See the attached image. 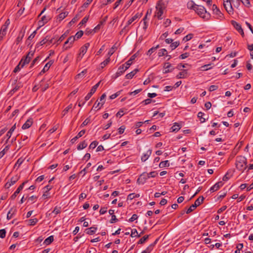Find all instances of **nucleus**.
<instances>
[{
    "label": "nucleus",
    "instance_id": "nucleus-1",
    "mask_svg": "<svg viewBox=\"0 0 253 253\" xmlns=\"http://www.w3.org/2000/svg\"><path fill=\"white\" fill-rule=\"evenodd\" d=\"M135 54L133 55L125 64L121 65L118 68V71L115 75V78H117L122 75L130 67L132 63L133 60L135 59Z\"/></svg>",
    "mask_w": 253,
    "mask_h": 253
},
{
    "label": "nucleus",
    "instance_id": "nucleus-2",
    "mask_svg": "<svg viewBox=\"0 0 253 253\" xmlns=\"http://www.w3.org/2000/svg\"><path fill=\"white\" fill-rule=\"evenodd\" d=\"M166 8L165 4L162 1H159L156 6V11L154 16L159 20L162 19L163 18L162 15Z\"/></svg>",
    "mask_w": 253,
    "mask_h": 253
},
{
    "label": "nucleus",
    "instance_id": "nucleus-3",
    "mask_svg": "<svg viewBox=\"0 0 253 253\" xmlns=\"http://www.w3.org/2000/svg\"><path fill=\"white\" fill-rule=\"evenodd\" d=\"M236 168L241 172H244V170L247 169V159L242 156H237L236 163Z\"/></svg>",
    "mask_w": 253,
    "mask_h": 253
},
{
    "label": "nucleus",
    "instance_id": "nucleus-4",
    "mask_svg": "<svg viewBox=\"0 0 253 253\" xmlns=\"http://www.w3.org/2000/svg\"><path fill=\"white\" fill-rule=\"evenodd\" d=\"M194 11L204 19L208 20L210 17V14L207 12L205 8L203 6L198 5L196 8L194 9Z\"/></svg>",
    "mask_w": 253,
    "mask_h": 253
},
{
    "label": "nucleus",
    "instance_id": "nucleus-5",
    "mask_svg": "<svg viewBox=\"0 0 253 253\" xmlns=\"http://www.w3.org/2000/svg\"><path fill=\"white\" fill-rule=\"evenodd\" d=\"M204 198L203 196H200L186 211L187 214H189L193 211L198 206H200L204 201Z\"/></svg>",
    "mask_w": 253,
    "mask_h": 253
},
{
    "label": "nucleus",
    "instance_id": "nucleus-6",
    "mask_svg": "<svg viewBox=\"0 0 253 253\" xmlns=\"http://www.w3.org/2000/svg\"><path fill=\"white\" fill-rule=\"evenodd\" d=\"M89 45V43L87 42L81 47L80 49V53L77 58V60L78 61H80L82 59L83 56L86 53Z\"/></svg>",
    "mask_w": 253,
    "mask_h": 253
},
{
    "label": "nucleus",
    "instance_id": "nucleus-7",
    "mask_svg": "<svg viewBox=\"0 0 253 253\" xmlns=\"http://www.w3.org/2000/svg\"><path fill=\"white\" fill-rule=\"evenodd\" d=\"M19 179V177L18 175H15L12 176L10 179H8L7 182L5 184L4 187L6 189H8L12 185L14 184Z\"/></svg>",
    "mask_w": 253,
    "mask_h": 253
},
{
    "label": "nucleus",
    "instance_id": "nucleus-8",
    "mask_svg": "<svg viewBox=\"0 0 253 253\" xmlns=\"http://www.w3.org/2000/svg\"><path fill=\"white\" fill-rule=\"evenodd\" d=\"M106 97V94L103 93L100 98V101L97 103V101L94 104L92 109H94L97 110H99L101 108V107L103 106L105 102V98Z\"/></svg>",
    "mask_w": 253,
    "mask_h": 253
},
{
    "label": "nucleus",
    "instance_id": "nucleus-9",
    "mask_svg": "<svg viewBox=\"0 0 253 253\" xmlns=\"http://www.w3.org/2000/svg\"><path fill=\"white\" fill-rule=\"evenodd\" d=\"M151 177H154L155 175H151ZM150 177L148 175H140L137 179V183L138 184H144L146 180Z\"/></svg>",
    "mask_w": 253,
    "mask_h": 253
},
{
    "label": "nucleus",
    "instance_id": "nucleus-10",
    "mask_svg": "<svg viewBox=\"0 0 253 253\" xmlns=\"http://www.w3.org/2000/svg\"><path fill=\"white\" fill-rule=\"evenodd\" d=\"M231 23L232 26L241 34L242 36L244 37V33L243 29L242 28L241 25L234 20H232Z\"/></svg>",
    "mask_w": 253,
    "mask_h": 253
},
{
    "label": "nucleus",
    "instance_id": "nucleus-11",
    "mask_svg": "<svg viewBox=\"0 0 253 253\" xmlns=\"http://www.w3.org/2000/svg\"><path fill=\"white\" fill-rule=\"evenodd\" d=\"M76 40L75 37L73 36L70 37L68 40L65 42L63 48L67 50L68 48L71 47L72 44L75 42Z\"/></svg>",
    "mask_w": 253,
    "mask_h": 253
},
{
    "label": "nucleus",
    "instance_id": "nucleus-12",
    "mask_svg": "<svg viewBox=\"0 0 253 253\" xmlns=\"http://www.w3.org/2000/svg\"><path fill=\"white\" fill-rule=\"evenodd\" d=\"M223 5L225 9L229 14H233V8L231 1L223 2Z\"/></svg>",
    "mask_w": 253,
    "mask_h": 253
},
{
    "label": "nucleus",
    "instance_id": "nucleus-13",
    "mask_svg": "<svg viewBox=\"0 0 253 253\" xmlns=\"http://www.w3.org/2000/svg\"><path fill=\"white\" fill-rule=\"evenodd\" d=\"M223 184L224 183L222 181L216 182L214 185L211 187L210 190L211 192L216 191L221 187Z\"/></svg>",
    "mask_w": 253,
    "mask_h": 253
},
{
    "label": "nucleus",
    "instance_id": "nucleus-14",
    "mask_svg": "<svg viewBox=\"0 0 253 253\" xmlns=\"http://www.w3.org/2000/svg\"><path fill=\"white\" fill-rule=\"evenodd\" d=\"M27 183V181H26L24 182H23L16 189V190L15 191V192L11 196V199H14L17 195L20 193V192L23 189L24 187V185L25 183Z\"/></svg>",
    "mask_w": 253,
    "mask_h": 253
},
{
    "label": "nucleus",
    "instance_id": "nucleus-15",
    "mask_svg": "<svg viewBox=\"0 0 253 253\" xmlns=\"http://www.w3.org/2000/svg\"><path fill=\"white\" fill-rule=\"evenodd\" d=\"M164 73H168L172 72L174 69L171 64L169 63H165L164 65Z\"/></svg>",
    "mask_w": 253,
    "mask_h": 253
},
{
    "label": "nucleus",
    "instance_id": "nucleus-16",
    "mask_svg": "<svg viewBox=\"0 0 253 253\" xmlns=\"http://www.w3.org/2000/svg\"><path fill=\"white\" fill-rule=\"evenodd\" d=\"M206 180V177L204 175H198L195 177L194 181L197 184H200Z\"/></svg>",
    "mask_w": 253,
    "mask_h": 253
},
{
    "label": "nucleus",
    "instance_id": "nucleus-17",
    "mask_svg": "<svg viewBox=\"0 0 253 253\" xmlns=\"http://www.w3.org/2000/svg\"><path fill=\"white\" fill-rule=\"evenodd\" d=\"M53 63V61L52 60H50L48 62H47L43 67V69L40 73V75H42V74L44 73L45 72L48 71L50 67L52 65Z\"/></svg>",
    "mask_w": 253,
    "mask_h": 253
},
{
    "label": "nucleus",
    "instance_id": "nucleus-18",
    "mask_svg": "<svg viewBox=\"0 0 253 253\" xmlns=\"http://www.w3.org/2000/svg\"><path fill=\"white\" fill-rule=\"evenodd\" d=\"M33 120L31 118H30L27 120V121L23 124L22 126V128L23 129H25L29 128L33 124Z\"/></svg>",
    "mask_w": 253,
    "mask_h": 253
},
{
    "label": "nucleus",
    "instance_id": "nucleus-19",
    "mask_svg": "<svg viewBox=\"0 0 253 253\" xmlns=\"http://www.w3.org/2000/svg\"><path fill=\"white\" fill-rule=\"evenodd\" d=\"M8 27L2 26L0 30V42L3 39V38L6 34L7 29Z\"/></svg>",
    "mask_w": 253,
    "mask_h": 253
},
{
    "label": "nucleus",
    "instance_id": "nucleus-20",
    "mask_svg": "<svg viewBox=\"0 0 253 253\" xmlns=\"http://www.w3.org/2000/svg\"><path fill=\"white\" fill-rule=\"evenodd\" d=\"M49 20V18L48 17L46 16L45 15L43 16L41 20H40L38 22L39 25L40 26H42L45 24H46Z\"/></svg>",
    "mask_w": 253,
    "mask_h": 253
},
{
    "label": "nucleus",
    "instance_id": "nucleus-21",
    "mask_svg": "<svg viewBox=\"0 0 253 253\" xmlns=\"http://www.w3.org/2000/svg\"><path fill=\"white\" fill-rule=\"evenodd\" d=\"M16 212L15 208H11L7 214V219L9 220L11 219Z\"/></svg>",
    "mask_w": 253,
    "mask_h": 253
},
{
    "label": "nucleus",
    "instance_id": "nucleus-22",
    "mask_svg": "<svg viewBox=\"0 0 253 253\" xmlns=\"http://www.w3.org/2000/svg\"><path fill=\"white\" fill-rule=\"evenodd\" d=\"M152 153V150L149 149L145 154H144L141 157L142 162H145L150 157Z\"/></svg>",
    "mask_w": 253,
    "mask_h": 253
},
{
    "label": "nucleus",
    "instance_id": "nucleus-23",
    "mask_svg": "<svg viewBox=\"0 0 253 253\" xmlns=\"http://www.w3.org/2000/svg\"><path fill=\"white\" fill-rule=\"evenodd\" d=\"M142 13L139 14L138 13H136L134 16H133L132 18H131L127 22V26L131 24L137 18H139L141 16Z\"/></svg>",
    "mask_w": 253,
    "mask_h": 253
},
{
    "label": "nucleus",
    "instance_id": "nucleus-24",
    "mask_svg": "<svg viewBox=\"0 0 253 253\" xmlns=\"http://www.w3.org/2000/svg\"><path fill=\"white\" fill-rule=\"evenodd\" d=\"M187 72L186 70H183L181 72H179L177 75L176 78L177 79H184L187 77Z\"/></svg>",
    "mask_w": 253,
    "mask_h": 253
},
{
    "label": "nucleus",
    "instance_id": "nucleus-25",
    "mask_svg": "<svg viewBox=\"0 0 253 253\" xmlns=\"http://www.w3.org/2000/svg\"><path fill=\"white\" fill-rule=\"evenodd\" d=\"M138 72V69H135L133 71H131L129 73L126 74V78L127 79H132L134 76Z\"/></svg>",
    "mask_w": 253,
    "mask_h": 253
},
{
    "label": "nucleus",
    "instance_id": "nucleus-26",
    "mask_svg": "<svg viewBox=\"0 0 253 253\" xmlns=\"http://www.w3.org/2000/svg\"><path fill=\"white\" fill-rule=\"evenodd\" d=\"M181 128V126L177 123H175L172 126H171L170 130L171 132H177Z\"/></svg>",
    "mask_w": 253,
    "mask_h": 253
},
{
    "label": "nucleus",
    "instance_id": "nucleus-27",
    "mask_svg": "<svg viewBox=\"0 0 253 253\" xmlns=\"http://www.w3.org/2000/svg\"><path fill=\"white\" fill-rule=\"evenodd\" d=\"M213 14L216 15V18L217 19H222L223 18V14L220 12L218 8L216 9L213 12Z\"/></svg>",
    "mask_w": 253,
    "mask_h": 253
},
{
    "label": "nucleus",
    "instance_id": "nucleus-28",
    "mask_svg": "<svg viewBox=\"0 0 253 253\" xmlns=\"http://www.w3.org/2000/svg\"><path fill=\"white\" fill-rule=\"evenodd\" d=\"M187 5L188 8L193 9L194 10V9L196 8V7L198 5L192 0L188 1Z\"/></svg>",
    "mask_w": 253,
    "mask_h": 253
},
{
    "label": "nucleus",
    "instance_id": "nucleus-29",
    "mask_svg": "<svg viewBox=\"0 0 253 253\" xmlns=\"http://www.w3.org/2000/svg\"><path fill=\"white\" fill-rule=\"evenodd\" d=\"M97 230V228L95 227H91L86 229V233L89 235L94 234Z\"/></svg>",
    "mask_w": 253,
    "mask_h": 253
},
{
    "label": "nucleus",
    "instance_id": "nucleus-30",
    "mask_svg": "<svg viewBox=\"0 0 253 253\" xmlns=\"http://www.w3.org/2000/svg\"><path fill=\"white\" fill-rule=\"evenodd\" d=\"M54 240L53 236L51 235L47 238L44 241V244L48 245L50 244Z\"/></svg>",
    "mask_w": 253,
    "mask_h": 253
},
{
    "label": "nucleus",
    "instance_id": "nucleus-31",
    "mask_svg": "<svg viewBox=\"0 0 253 253\" xmlns=\"http://www.w3.org/2000/svg\"><path fill=\"white\" fill-rule=\"evenodd\" d=\"M15 128H16V124L14 125L11 127V128L9 129V130L7 132L6 136L7 137V140H8L10 138L12 132L14 131Z\"/></svg>",
    "mask_w": 253,
    "mask_h": 253
},
{
    "label": "nucleus",
    "instance_id": "nucleus-32",
    "mask_svg": "<svg viewBox=\"0 0 253 253\" xmlns=\"http://www.w3.org/2000/svg\"><path fill=\"white\" fill-rule=\"evenodd\" d=\"M68 12L67 11H65V12H62L61 13H60L58 16V19H59V20L60 21H62L63 19H64L67 16V15H68Z\"/></svg>",
    "mask_w": 253,
    "mask_h": 253
},
{
    "label": "nucleus",
    "instance_id": "nucleus-33",
    "mask_svg": "<svg viewBox=\"0 0 253 253\" xmlns=\"http://www.w3.org/2000/svg\"><path fill=\"white\" fill-rule=\"evenodd\" d=\"M157 240H156L154 243L150 244L146 249V251L148 253H150L154 249V247L155 246V245H156V244L157 243Z\"/></svg>",
    "mask_w": 253,
    "mask_h": 253
},
{
    "label": "nucleus",
    "instance_id": "nucleus-34",
    "mask_svg": "<svg viewBox=\"0 0 253 253\" xmlns=\"http://www.w3.org/2000/svg\"><path fill=\"white\" fill-rule=\"evenodd\" d=\"M25 32H22V31H20L19 36L16 39V44H18L22 40L24 36Z\"/></svg>",
    "mask_w": 253,
    "mask_h": 253
},
{
    "label": "nucleus",
    "instance_id": "nucleus-35",
    "mask_svg": "<svg viewBox=\"0 0 253 253\" xmlns=\"http://www.w3.org/2000/svg\"><path fill=\"white\" fill-rule=\"evenodd\" d=\"M54 179V177H53L51 178L48 181L49 184L47 185L44 187L45 191L49 192V190H50L52 188L53 186L50 185V183H51L52 181Z\"/></svg>",
    "mask_w": 253,
    "mask_h": 253
},
{
    "label": "nucleus",
    "instance_id": "nucleus-36",
    "mask_svg": "<svg viewBox=\"0 0 253 253\" xmlns=\"http://www.w3.org/2000/svg\"><path fill=\"white\" fill-rule=\"evenodd\" d=\"M140 195L139 194L131 193L129 194L127 198V200H131L135 198L139 197Z\"/></svg>",
    "mask_w": 253,
    "mask_h": 253
},
{
    "label": "nucleus",
    "instance_id": "nucleus-37",
    "mask_svg": "<svg viewBox=\"0 0 253 253\" xmlns=\"http://www.w3.org/2000/svg\"><path fill=\"white\" fill-rule=\"evenodd\" d=\"M169 161H168V160L162 161L159 164V167L161 168H164L166 167H169Z\"/></svg>",
    "mask_w": 253,
    "mask_h": 253
},
{
    "label": "nucleus",
    "instance_id": "nucleus-38",
    "mask_svg": "<svg viewBox=\"0 0 253 253\" xmlns=\"http://www.w3.org/2000/svg\"><path fill=\"white\" fill-rule=\"evenodd\" d=\"M211 64H209L204 65L202 66L201 67V70L205 71H208V70L211 69L212 67H211Z\"/></svg>",
    "mask_w": 253,
    "mask_h": 253
},
{
    "label": "nucleus",
    "instance_id": "nucleus-39",
    "mask_svg": "<svg viewBox=\"0 0 253 253\" xmlns=\"http://www.w3.org/2000/svg\"><path fill=\"white\" fill-rule=\"evenodd\" d=\"M149 235H147L141 238L138 242V244H143L148 239Z\"/></svg>",
    "mask_w": 253,
    "mask_h": 253
},
{
    "label": "nucleus",
    "instance_id": "nucleus-40",
    "mask_svg": "<svg viewBox=\"0 0 253 253\" xmlns=\"http://www.w3.org/2000/svg\"><path fill=\"white\" fill-rule=\"evenodd\" d=\"M87 144L86 143L85 141H84L78 146L77 149L78 150L84 149L87 146Z\"/></svg>",
    "mask_w": 253,
    "mask_h": 253
},
{
    "label": "nucleus",
    "instance_id": "nucleus-41",
    "mask_svg": "<svg viewBox=\"0 0 253 253\" xmlns=\"http://www.w3.org/2000/svg\"><path fill=\"white\" fill-rule=\"evenodd\" d=\"M241 0H231L232 5L234 7L238 8L240 5Z\"/></svg>",
    "mask_w": 253,
    "mask_h": 253
},
{
    "label": "nucleus",
    "instance_id": "nucleus-42",
    "mask_svg": "<svg viewBox=\"0 0 253 253\" xmlns=\"http://www.w3.org/2000/svg\"><path fill=\"white\" fill-rule=\"evenodd\" d=\"M159 47V45H157L155 47H152L147 52V55H151L157 48Z\"/></svg>",
    "mask_w": 253,
    "mask_h": 253
},
{
    "label": "nucleus",
    "instance_id": "nucleus-43",
    "mask_svg": "<svg viewBox=\"0 0 253 253\" xmlns=\"http://www.w3.org/2000/svg\"><path fill=\"white\" fill-rule=\"evenodd\" d=\"M167 54V50L165 48H163V49H161L159 50L158 54L159 57H161V56L166 55Z\"/></svg>",
    "mask_w": 253,
    "mask_h": 253
},
{
    "label": "nucleus",
    "instance_id": "nucleus-44",
    "mask_svg": "<svg viewBox=\"0 0 253 253\" xmlns=\"http://www.w3.org/2000/svg\"><path fill=\"white\" fill-rule=\"evenodd\" d=\"M110 58L108 57L103 62L101 63V64H100L101 68H103L110 62Z\"/></svg>",
    "mask_w": 253,
    "mask_h": 253
},
{
    "label": "nucleus",
    "instance_id": "nucleus-45",
    "mask_svg": "<svg viewBox=\"0 0 253 253\" xmlns=\"http://www.w3.org/2000/svg\"><path fill=\"white\" fill-rule=\"evenodd\" d=\"M116 49V47L115 45H113L111 48L110 49L109 52H108L107 56L108 57L110 58V56L113 55V54L114 53L115 50Z\"/></svg>",
    "mask_w": 253,
    "mask_h": 253
},
{
    "label": "nucleus",
    "instance_id": "nucleus-46",
    "mask_svg": "<svg viewBox=\"0 0 253 253\" xmlns=\"http://www.w3.org/2000/svg\"><path fill=\"white\" fill-rule=\"evenodd\" d=\"M131 237H140V234H138L137 231L136 229H133L131 230V233L130 235Z\"/></svg>",
    "mask_w": 253,
    "mask_h": 253
},
{
    "label": "nucleus",
    "instance_id": "nucleus-47",
    "mask_svg": "<svg viewBox=\"0 0 253 253\" xmlns=\"http://www.w3.org/2000/svg\"><path fill=\"white\" fill-rule=\"evenodd\" d=\"M87 73V70L84 69L82 72H81L80 73L78 74L76 76V78H82L84 77L85 74Z\"/></svg>",
    "mask_w": 253,
    "mask_h": 253
},
{
    "label": "nucleus",
    "instance_id": "nucleus-48",
    "mask_svg": "<svg viewBox=\"0 0 253 253\" xmlns=\"http://www.w3.org/2000/svg\"><path fill=\"white\" fill-rule=\"evenodd\" d=\"M204 113L202 112H200L198 114V118H200L201 123H204L206 121V119L205 118H203V116H204Z\"/></svg>",
    "mask_w": 253,
    "mask_h": 253
},
{
    "label": "nucleus",
    "instance_id": "nucleus-49",
    "mask_svg": "<svg viewBox=\"0 0 253 253\" xmlns=\"http://www.w3.org/2000/svg\"><path fill=\"white\" fill-rule=\"evenodd\" d=\"M179 45V42H172L170 46L171 48V49L173 50L175 48H176Z\"/></svg>",
    "mask_w": 253,
    "mask_h": 253
},
{
    "label": "nucleus",
    "instance_id": "nucleus-50",
    "mask_svg": "<svg viewBox=\"0 0 253 253\" xmlns=\"http://www.w3.org/2000/svg\"><path fill=\"white\" fill-rule=\"evenodd\" d=\"M46 38H47V37L44 39H43L42 41H41L38 43H37L36 45V46L37 47H38L39 46H41V45L44 44L47 42V41L48 40V39H46Z\"/></svg>",
    "mask_w": 253,
    "mask_h": 253
},
{
    "label": "nucleus",
    "instance_id": "nucleus-51",
    "mask_svg": "<svg viewBox=\"0 0 253 253\" xmlns=\"http://www.w3.org/2000/svg\"><path fill=\"white\" fill-rule=\"evenodd\" d=\"M143 22V24H144V26H143V29L146 31V29H147L148 28V24L147 23V21L146 20V16H144V17L143 18V20H142Z\"/></svg>",
    "mask_w": 253,
    "mask_h": 253
},
{
    "label": "nucleus",
    "instance_id": "nucleus-52",
    "mask_svg": "<svg viewBox=\"0 0 253 253\" xmlns=\"http://www.w3.org/2000/svg\"><path fill=\"white\" fill-rule=\"evenodd\" d=\"M193 35L192 34H189L186 36L185 37H184L183 39V40L185 42L188 41L190 40L193 38Z\"/></svg>",
    "mask_w": 253,
    "mask_h": 253
},
{
    "label": "nucleus",
    "instance_id": "nucleus-53",
    "mask_svg": "<svg viewBox=\"0 0 253 253\" xmlns=\"http://www.w3.org/2000/svg\"><path fill=\"white\" fill-rule=\"evenodd\" d=\"M83 34L84 32L83 31H80L76 33L74 37H75L76 39H79L82 37Z\"/></svg>",
    "mask_w": 253,
    "mask_h": 253
},
{
    "label": "nucleus",
    "instance_id": "nucleus-54",
    "mask_svg": "<svg viewBox=\"0 0 253 253\" xmlns=\"http://www.w3.org/2000/svg\"><path fill=\"white\" fill-rule=\"evenodd\" d=\"M72 107V104H71L70 105H69L64 110V111H63V115L64 116L65 115V114H66L69 111V110H70Z\"/></svg>",
    "mask_w": 253,
    "mask_h": 253
},
{
    "label": "nucleus",
    "instance_id": "nucleus-55",
    "mask_svg": "<svg viewBox=\"0 0 253 253\" xmlns=\"http://www.w3.org/2000/svg\"><path fill=\"white\" fill-rule=\"evenodd\" d=\"M37 199V197L36 196H32L28 198V200L29 202H31L32 203H33L36 202Z\"/></svg>",
    "mask_w": 253,
    "mask_h": 253
},
{
    "label": "nucleus",
    "instance_id": "nucleus-56",
    "mask_svg": "<svg viewBox=\"0 0 253 253\" xmlns=\"http://www.w3.org/2000/svg\"><path fill=\"white\" fill-rule=\"evenodd\" d=\"M138 217V216L136 214H133L132 216L129 219L128 221L132 222L134 220H136Z\"/></svg>",
    "mask_w": 253,
    "mask_h": 253
},
{
    "label": "nucleus",
    "instance_id": "nucleus-57",
    "mask_svg": "<svg viewBox=\"0 0 253 253\" xmlns=\"http://www.w3.org/2000/svg\"><path fill=\"white\" fill-rule=\"evenodd\" d=\"M38 221V220L37 218H35L33 219H31L29 220V223L30 225H35L37 222Z\"/></svg>",
    "mask_w": 253,
    "mask_h": 253
},
{
    "label": "nucleus",
    "instance_id": "nucleus-58",
    "mask_svg": "<svg viewBox=\"0 0 253 253\" xmlns=\"http://www.w3.org/2000/svg\"><path fill=\"white\" fill-rule=\"evenodd\" d=\"M98 143L96 141H94L91 143L89 145V148L94 149L98 145Z\"/></svg>",
    "mask_w": 253,
    "mask_h": 253
},
{
    "label": "nucleus",
    "instance_id": "nucleus-59",
    "mask_svg": "<svg viewBox=\"0 0 253 253\" xmlns=\"http://www.w3.org/2000/svg\"><path fill=\"white\" fill-rule=\"evenodd\" d=\"M241 2L246 6L250 7V2L249 0H241Z\"/></svg>",
    "mask_w": 253,
    "mask_h": 253
},
{
    "label": "nucleus",
    "instance_id": "nucleus-60",
    "mask_svg": "<svg viewBox=\"0 0 253 253\" xmlns=\"http://www.w3.org/2000/svg\"><path fill=\"white\" fill-rule=\"evenodd\" d=\"M121 93V91H117L116 93L111 95L110 96V98L111 99H113L116 98L117 96H118Z\"/></svg>",
    "mask_w": 253,
    "mask_h": 253
},
{
    "label": "nucleus",
    "instance_id": "nucleus-61",
    "mask_svg": "<svg viewBox=\"0 0 253 253\" xmlns=\"http://www.w3.org/2000/svg\"><path fill=\"white\" fill-rule=\"evenodd\" d=\"M103 24V22H100V23L99 24H98L94 28V29L93 30V31H94V33H95L96 32H97L98 30H99L100 28H101V26H102V25Z\"/></svg>",
    "mask_w": 253,
    "mask_h": 253
},
{
    "label": "nucleus",
    "instance_id": "nucleus-62",
    "mask_svg": "<svg viewBox=\"0 0 253 253\" xmlns=\"http://www.w3.org/2000/svg\"><path fill=\"white\" fill-rule=\"evenodd\" d=\"M6 231L5 229L0 230V238H4L5 237Z\"/></svg>",
    "mask_w": 253,
    "mask_h": 253
},
{
    "label": "nucleus",
    "instance_id": "nucleus-63",
    "mask_svg": "<svg viewBox=\"0 0 253 253\" xmlns=\"http://www.w3.org/2000/svg\"><path fill=\"white\" fill-rule=\"evenodd\" d=\"M42 197L44 199H48V198H50V193H49V192L44 191Z\"/></svg>",
    "mask_w": 253,
    "mask_h": 253
},
{
    "label": "nucleus",
    "instance_id": "nucleus-64",
    "mask_svg": "<svg viewBox=\"0 0 253 253\" xmlns=\"http://www.w3.org/2000/svg\"><path fill=\"white\" fill-rule=\"evenodd\" d=\"M189 56V53L188 52H185L183 54H181L179 56V58L181 59H185L187 57H188Z\"/></svg>",
    "mask_w": 253,
    "mask_h": 253
}]
</instances>
